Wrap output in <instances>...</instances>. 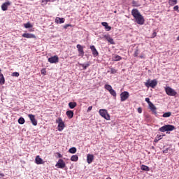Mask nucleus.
I'll return each mask as SVG.
<instances>
[{"instance_id": "obj_1", "label": "nucleus", "mask_w": 179, "mask_h": 179, "mask_svg": "<svg viewBox=\"0 0 179 179\" xmlns=\"http://www.w3.org/2000/svg\"><path fill=\"white\" fill-rule=\"evenodd\" d=\"M131 15L134 17V20L137 24H140V26L145 24V17L141 15L138 9L134 8L131 10Z\"/></svg>"}, {"instance_id": "obj_42", "label": "nucleus", "mask_w": 179, "mask_h": 179, "mask_svg": "<svg viewBox=\"0 0 179 179\" xmlns=\"http://www.w3.org/2000/svg\"><path fill=\"white\" fill-rule=\"evenodd\" d=\"M12 76H15V78H19V73L14 72L13 73Z\"/></svg>"}, {"instance_id": "obj_41", "label": "nucleus", "mask_w": 179, "mask_h": 179, "mask_svg": "<svg viewBox=\"0 0 179 179\" xmlns=\"http://www.w3.org/2000/svg\"><path fill=\"white\" fill-rule=\"evenodd\" d=\"M110 73H117V70L114 68L110 69Z\"/></svg>"}, {"instance_id": "obj_30", "label": "nucleus", "mask_w": 179, "mask_h": 179, "mask_svg": "<svg viewBox=\"0 0 179 179\" xmlns=\"http://www.w3.org/2000/svg\"><path fill=\"white\" fill-rule=\"evenodd\" d=\"M77 103L76 102H69V106L70 108H75V107H76Z\"/></svg>"}, {"instance_id": "obj_5", "label": "nucleus", "mask_w": 179, "mask_h": 179, "mask_svg": "<svg viewBox=\"0 0 179 179\" xmlns=\"http://www.w3.org/2000/svg\"><path fill=\"white\" fill-rule=\"evenodd\" d=\"M99 115H101L103 118H105V120H107V121H110V115L108 114V112H107V110L100 109Z\"/></svg>"}, {"instance_id": "obj_32", "label": "nucleus", "mask_w": 179, "mask_h": 179, "mask_svg": "<svg viewBox=\"0 0 179 179\" xmlns=\"http://www.w3.org/2000/svg\"><path fill=\"white\" fill-rule=\"evenodd\" d=\"M162 117L164 118H168L169 117H171V112H166L163 114Z\"/></svg>"}, {"instance_id": "obj_10", "label": "nucleus", "mask_w": 179, "mask_h": 179, "mask_svg": "<svg viewBox=\"0 0 179 179\" xmlns=\"http://www.w3.org/2000/svg\"><path fill=\"white\" fill-rule=\"evenodd\" d=\"M59 58L57 55L51 57L48 59V62H50V64H57L59 62Z\"/></svg>"}, {"instance_id": "obj_2", "label": "nucleus", "mask_w": 179, "mask_h": 179, "mask_svg": "<svg viewBox=\"0 0 179 179\" xmlns=\"http://www.w3.org/2000/svg\"><path fill=\"white\" fill-rule=\"evenodd\" d=\"M176 129V127L171 124L164 125L159 129L160 132H166L167 131H174Z\"/></svg>"}, {"instance_id": "obj_46", "label": "nucleus", "mask_w": 179, "mask_h": 179, "mask_svg": "<svg viewBox=\"0 0 179 179\" xmlns=\"http://www.w3.org/2000/svg\"><path fill=\"white\" fill-rule=\"evenodd\" d=\"M93 108V106H90L87 110V113H90V111H92V109Z\"/></svg>"}, {"instance_id": "obj_39", "label": "nucleus", "mask_w": 179, "mask_h": 179, "mask_svg": "<svg viewBox=\"0 0 179 179\" xmlns=\"http://www.w3.org/2000/svg\"><path fill=\"white\" fill-rule=\"evenodd\" d=\"M145 101L146 103H148V106H150V104H152V102L150 101V99L149 98H145Z\"/></svg>"}, {"instance_id": "obj_31", "label": "nucleus", "mask_w": 179, "mask_h": 179, "mask_svg": "<svg viewBox=\"0 0 179 179\" xmlns=\"http://www.w3.org/2000/svg\"><path fill=\"white\" fill-rule=\"evenodd\" d=\"M71 162H78V160H79V157H78V155H73L71 157Z\"/></svg>"}, {"instance_id": "obj_50", "label": "nucleus", "mask_w": 179, "mask_h": 179, "mask_svg": "<svg viewBox=\"0 0 179 179\" xmlns=\"http://www.w3.org/2000/svg\"><path fill=\"white\" fill-rule=\"evenodd\" d=\"M0 176H1V177H5V174H3V173H0Z\"/></svg>"}, {"instance_id": "obj_38", "label": "nucleus", "mask_w": 179, "mask_h": 179, "mask_svg": "<svg viewBox=\"0 0 179 179\" xmlns=\"http://www.w3.org/2000/svg\"><path fill=\"white\" fill-rule=\"evenodd\" d=\"M41 74L43 75V76H45L46 73H47V71L45 70V69H43L41 71Z\"/></svg>"}, {"instance_id": "obj_52", "label": "nucleus", "mask_w": 179, "mask_h": 179, "mask_svg": "<svg viewBox=\"0 0 179 179\" xmlns=\"http://www.w3.org/2000/svg\"><path fill=\"white\" fill-rule=\"evenodd\" d=\"M177 41H179V36L177 37Z\"/></svg>"}, {"instance_id": "obj_23", "label": "nucleus", "mask_w": 179, "mask_h": 179, "mask_svg": "<svg viewBox=\"0 0 179 179\" xmlns=\"http://www.w3.org/2000/svg\"><path fill=\"white\" fill-rule=\"evenodd\" d=\"M68 118H69V120H71V118H73V111L72 110H68L66 113Z\"/></svg>"}, {"instance_id": "obj_8", "label": "nucleus", "mask_w": 179, "mask_h": 179, "mask_svg": "<svg viewBox=\"0 0 179 179\" xmlns=\"http://www.w3.org/2000/svg\"><path fill=\"white\" fill-rule=\"evenodd\" d=\"M76 47L78 51V57H84L85 51L83 50V46H82L80 44H78Z\"/></svg>"}, {"instance_id": "obj_25", "label": "nucleus", "mask_w": 179, "mask_h": 179, "mask_svg": "<svg viewBox=\"0 0 179 179\" xmlns=\"http://www.w3.org/2000/svg\"><path fill=\"white\" fill-rule=\"evenodd\" d=\"M0 85H5V77L2 73H0Z\"/></svg>"}, {"instance_id": "obj_51", "label": "nucleus", "mask_w": 179, "mask_h": 179, "mask_svg": "<svg viewBox=\"0 0 179 179\" xmlns=\"http://www.w3.org/2000/svg\"><path fill=\"white\" fill-rule=\"evenodd\" d=\"M167 152H168V150H166L163 151L164 153H167Z\"/></svg>"}, {"instance_id": "obj_22", "label": "nucleus", "mask_w": 179, "mask_h": 179, "mask_svg": "<svg viewBox=\"0 0 179 179\" xmlns=\"http://www.w3.org/2000/svg\"><path fill=\"white\" fill-rule=\"evenodd\" d=\"M80 66H82L83 69L85 70L90 66V62H88L87 64H80Z\"/></svg>"}, {"instance_id": "obj_47", "label": "nucleus", "mask_w": 179, "mask_h": 179, "mask_svg": "<svg viewBox=\"0 0 179 179\" xmlns=\"http://www.w3.org/2000/svg\"><path fill=\"white\" fill-rule=\"evenodd\" d=\"M137 110L139 114H142V108H138Z\"/></svg>"}, {"instance_id": "obj_20", "label": "nucleus", "mask_w": 179, "mask_h": 179, "mask_svg": "<svg viewBox=\"0 0 179 179\" xmlns=\"http://www.w3.org/2000/svg\"><path fill=\"white\" fill-rule=\"evenodd\" d=\"M101 24L105 27L106 31H110L111 30V27L108 26V23L107 22H101Z\"/></svg>"}, {"instance_id": "obj_14", "label": "nucleus", "mask_w": 179, "mask_h": 179, "mask_svg": "<svg viewBox=\"0 0 179 179\" xmlns=\"http://www.w3.org/2000/svg\"><path fill=\"white\" fill-rule=\"evenodd\" d=\"M93 160H94V155L92 154H88L87 155V162L88 164H91V163H93Z\"/></svg>"}, {"instance_id": "obj_3", "label": "nucleus", "mask_w": 179, "mask_h": 179, "mask_svg": "<svg viewBox=\"0 0 179 179\" xmlns=\"http://www.w3.org/2000/svg\"><path fill=\"white\" fill-rule=\"evenodd\" d=\"M145 86L146 87H152V89H155V86H157V80H150V79H148L147 82L145 83Z\"/></svg>"}, {"instance_id": "obj_35", "label": "nucleus", "mask_w": 179, "mask_h": 179, "mask_svg": "<svg viewBox=\"0 0 179 179\" xmlns=\"http://www.w3.org/2000/svg\"><path fill=\"white\" fill-rule=\"evenodd\" d=\"M69 152V153H72V154L76 153V148L73 147V148H70Z\"/></svg>"}, {"instance_id": "obj_15", "label": "nucleus", "mask_w": 179, "mask_h": 179, "mask_svg": "<svg viewBox=\"0 0 179 179\" xmlns=\"http://www.w3.org/2000/svg\"><path fill=\"white\" fill-rule=\"evenodd\" d=\"M8 6H10V1H6V2L3 3L1 5V9H2V10H3V11L8 10Z\"/></svg>"}, {"instance_id": "obj_48", "label": "nucleus", "mask_w": 179, "mask_h": 179, "mask_svg": "<svg viewBox=\"0 0 179 179\" xmlns=\"http://www.w3.org/2000/svg\"><path fill=\"white\" fill-rule=\"evenodd\" d=\"M56 155H57V156H58V157H59V159L62 158V155H61V153L57 152Z\"/></svg>"}, {"instance_id": "obj_9", "label": "nucleus", "mask_w": 179, "mask_h": 179, "mask_svg": "<svg viewBox=\"0 0 179 179\" xmlns=\"http://www.w3.org/2000/svg\"><path fill=\"white\" fill-rule=\"evenodd\" d=\"M129 97V92L124 91L120 94L121 101H125Z\"/></svg>"}, {"instance_id": "obj_34", "label": "nucleus", "mask_w": 179, "mask_h": 179, "mask_svg": "<svg viewBox=\"0 0 179 179\" xmlns=\"http://www.w3.org/2000/svg\"><path fill=\"white\" fill-rule=\"evenodd\" d=\"M104 87L106 90H108V92H110L113 89V87L108 84H106Z\"/></svg>"}, {"instance_id": "obj_37", "label": "nucleus", "mask_w": 179, "mask_h": 179, "mask_svg": "<svg viewBox=\"0 0 179 179\" xmlns=\"http://www.w3.org/2000/svg\"><path fill=\"white\" fill-rule=\"evenodd\" d=\"M139 55V50L136 49L134 52V57H138Z\"/></svg>"}, {"instance_id": "obj_36", "label": "nucleus", "mask_w": 179, "mask_h": 179, "mask_svg": "<svg viewBox=\"0 0 179 179\" xmlns=\"http://www.w3.org/2000/svg\"><path fill=\"white\" fill-rule=\"evenodd\" d=\"M18 123H19V124H24V118H23V117H20L19 120H18Z\"/></svg>"}, {"instance_id": "obj_43", "label": "nucleus", "mask_w": 179, "mask_h": 179, "mask_svg": "<svg viewBox=\"0 0 179 179\" xmlns=\"http://www.w3.org/2000/svg\"><path fill=\"white\" fill-rule=\"evenodd\" d=\"M173 10H176V12H178V13H179V7L178 6H175L173 7Z\"/></svg>"}, {"instance_id": "obj_7", "label": "nucleus", "mask_w": 179, "mask_h": 179, "mask_svg": "<svg viewBox=\"0 0 179 179\" xmlns=\"http://www.w3.org/2000/svg\"><path fill=\"white\" fill-rule=\"evenodd\" d=\"M66 166V164H65V162H64L62 159H59L57 163L55 165V166L57 167V169H65Z\"/></svg>"}, {"instance_id": "obj_21", "label": "nucleus", "mask_w": 179, "mask_h": 179, "mask_svg": "<svg viewBox=\"0 0 179 179\" xmlns=\"http://www.w3.org/2000/svg\"><path fill=\"white\" fill-rule=\"evenodd\" d=\"M163 136H166V135L165 134H164V135H159V134L157 135L156 138L154 140V142L155 143H157V142H159V141H160V139H163Z\"/></svg>"}, {"instance_id": "obj_13", "label": "nucleus", "mask_w": 179, "mask_h": 179, "mask_svg": "<svg viewBox=\"0 0 179 179\" xmlns=\"http://www.w3.org/2000/svg\"><path fill=\"white\" fill-rule=\"evenodd\" d=\"M90 50L92 52V55L94 57H97L99 56V52L97 51V49H96V47L94 45H91L90 46Z\"/></svg>"}, {"instance_id": "obj_49", "label": "nucleus", "mask_w": 179, "mask_h": 179, "mask_svg": "<svg viewBox=\"0 0 179 179\" xmlns=\"http://www.w3.org/2000/svg\"><path fill=\"white\" fill-rule=\"evenodd\" d=\"M139 57L141 59H145V55H141L139 56Z\"/></svg>"}, {"instance_id": "obj_26", "label": "nucleus", "mask_w": 179, "mask_h": 179, "mask_svg": "<svg viewBox=\"0 0 179 179\" xmlns=\"http://www.w3.org/2000/svg\"><path fill=\"white\" fill-rule=\"evenodd\" d=\"M178 0H169V5L170 6H174V5H177Z\"/></svg>"}, {"instance_id": "obj_17", "label": "nucleus", "mask_w": 179, "mask_h": 179, "mask_svg": "<svg viewBox=\"0 0 179 179\" xmlns=\"http://www.w3.org/2000/svg\"><path fill=\"white\" fill-rule=\"evenodd\" d=\"M55 22L57 24L65 23V18L57 17L55 18Z\"/></svg>"}, {"instance_id": "obj_54", "label": "nucleus", "mask_w": 179, "mask_h": 179, "mask_svg": "<svg viewBox=\"0 0 179 179\" xmlns=\"http://www.w3.org/2000/svg\"><path fill=\"white\" fill-rule=\"evenodd\" d=\"M0 72H1V70H0Z\"/></svg>"}, {"instance_id": "obj_24", "label": "nucleus", "mask_w": 179, "mask_h": 179, "mask_svg": "<svg viewBox=\"0 0 179 179\" xmlns=\"http://www.w3.org/2000/svg\"><path fill=\"white\" fill-rule=\"evenodd\" d=\"M113 61H121L122 59V57L118 55H115L112 57Z\"/></svg>"}, {"instance_id": "obj_12", "label": "nucleus", "mask_w": 179, "mask_h": 179, "mask_svg": "<svg viewBox=\"0 0 179 179\" xmlns=\"http://www.w3.org/2000/svg\"><path fill=\"white\" fill-rule=\"evenodd\" d=\"M22 37L24 38H37V36H36L35 34H30V33H24L22 34Z\"/></svg>"}, {"instance_id": "obj_4", "label": "nucleus", "mask_w": 179, "mask_h": 179, "mask_svg": "<svg viewBox=\"0 0 179 179\" xmlns=\"http://www.w3.org/2000/svg\"><path fill=\"white\" fill-rule=\"evenodd\" d=\"M56 123L58 124L57 128L58 131H64V128H65V122L62 120V118L58 117L56 120Z\"/></svg>"}, {"instance_id": "obj_40", "label": "nucleus", "mask_w": 179, "mask_h": 179, "mask_svg": "<svg viewBox=\"0 0 179 179\" xmlns=\"http://www.w3.org/2000/svg\"><path fill=\"white\" fill-rule=\"evenodd\" d=\"M51 0H42V3L43 5H47V3H48V2H50Z\"/></svg>"}, {"instance_id": "obj_11", "label": "nucleus", "mask_w": 179, "mask_h": 179, "mask_svg": "<svg viewBox=\"0 0 179 179\" xmlns=\"http://www.w3.org/2000/svg\"><path fill=\"white\" fill-rule=\"evenodd\" d=\"M28 117L31 122L32 124L36 127L37 125V120H36V116L33 114H29Z\"/></svg>"}, {"instance_id": "obj_28", "label": "nucleus", "mask_w": 179, "mask_h": 179, "mask_svg": "<svg viewBox=\"0 0 179 179\" xmlns=\"http://www.w3.org/2000/svg\"><path fill=\"white\" fill-rule=\"evenodd\" d=\"M141 169L143 170V171H149L150 170L149 166H148L146 165H141Z\"/></svg>"}, {"instance_id": "obj_16", "label": "nucleus", "mask_w": 179, "mask_h": 179, "mask_svg": "<svg viewBox=\"0 0 179 179\" xmlns=\"http://www.w3.org/2000/svg\"><path fill=\"white\" fill-rule=\"evenodd\" d=\"M35 163L36 164H44V161L40 157V155H37L35 158Z\"/></svg>"}, {"instance_id": "obj_33", "label": "nucleus", "mask_w": 179, "mask_h": 179, "mask_svg": "<svg viewBox=\"0 0 179 179\" xmlns=\"http://www.w3.org/2000/svg\"><path fill=\"white\" fill-rule=\"evenodd\" d=\"M24 27H25V29H31V27H33V25H31L30 22H27L26 24H24Z\"/></svg>"}, {"instance_id": "obj_19", "label": "nucleus", "mask_w": 179, "mask_h": 179, "mask_svg": "<svg viewBox=\"0 0 179 179\" xmlns=\"http://www.w3.org/2000/svg\"><path fill=\"white\" fill-rule=\"evenodd\" d=\"M149 107H150L151 111L153 113V114H155L156 115L157 114V112L156 111L157 108H156V106H155V105L153 104V103H151L149 105Z\"/></svg>"}, {"instance_id": "obj_53", "label": "nucleus", "mask_w": 179, "mask_h": 179, "mask_svg": "<svg viewBox=\"0 0 179 179\" xmlns=\"http://www.w3.org/2000/svg\"><path fill=\"white\" fill-rule=\"evenodd\" d=\"M70 58L72 59V58H73V57H71Z\"/></svg>"}, {"instance_id": "obj_29", "label": "nucleus", "mask_w": 179, "mask_h": 179, "mask_svg": "<svg viewBox=\"0 0 179 179\" xmlns=\"http://www.w3.org/2000/svg\"><path fill=\"white\" fill-rule=\"evenodd\" d=\"M110 94L113 97H117V92L113 88L109 91Z\"/></svg>"}, {"instance_id": "obj_45", "label": "nucleus", "mask_w": 179, "mask_h": 179, "mask_svg": "<svg viewBox=\"0 0 179 179\" xmlns=\"http://www.w3.org/2000/svg\"><path fill=\"white\" fill-rule=\"evenodd\" d=\"M156 36H157V33H156V31L153 32L151 38H155Z\"/></svg>"}, {"instance_id": "obj_27", "label": "nucleus", "mask_w": 179, "mask_h": 179, "mask_svg": "<svg viewBox=\"0 0 179 179\" xmlns=\"http://www.w3.org/2000/svg\"><path fill=\"white\" fill-rule=\"evenodd\" d=\"M132 6H134L135 8H139V6H141V3H139L138 1L133 0L132 1Z\"/></svg>"}, {"instance_id": "obj_18", "label": "nucleus", "mask_w": 179, "mask_h": 179, "mask_svg": "<svg viewBox=\"0 0 179 179\" xmlns=\"http://www.w3.org/2000/svg\"><path fill=\"white\" fill-rule=\"evenodd\" d=\"M104 38H106V40L107 41H108L110 43V44H115L114 43V39H113V38H111V36H110V35H108V34L104 35Z\"/></svg>"}, {"instance_id": "obj_44", "label": "nucleus", "mask_w": 179, "mask_h": 179, "mask_svg": "<svg viewBox=\"0 0 179 179\" xmlns=\"http://www.w3.org/2000/svg\"><path fill=\"white\" fill-rule=\"evenodd\" d=\"M68 27H72V24H67L64 26V29H68Z\"/></svg>"}, {"instance_id": "obj_6", "label": "nucleus", "mask_w": 179, "mask_h": 179, "mask_svg": "<svg viewBox=\"0 0 179 179\" xmlns=\"http://www.w3.org/2000/svg\"><path fill=\"white\" fill-rule=\"evenodd\" d=\"M165 92L168 96H177V92L170 87H165Z\"/></svg>"}]
</instances>
